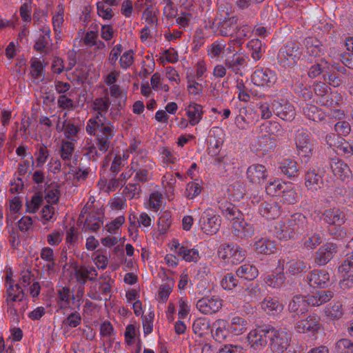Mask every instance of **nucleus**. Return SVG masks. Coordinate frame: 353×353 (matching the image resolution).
Returning a JSON list of instances; mask_svg holds the SVG:
<instances>
[{
	"instance_id": "9",
	"label": "nucleus",
	"mask_w": 353,
	"mask_h": 353,
	"mask_svg": "<svg viewBox=\"0 0 353 353\" xmlns=\"http://www.w3.org/2000/svg\"><path fill=\"white\" fill-rule=\"evenodd\" d=\"M271 326L259 327L251 330L247 339L250 347L254 351L263 349L268 344Z\"/></svg>"
},
{
	"instance_id": "42",
	"label": "nucleus",
	"mask_w": 353,
	"mask_h": 353,
	"mask_svg": "<svg viewBox=\"0 0 353 353\" xmlns=\"http://www.w3.org/2000/svg\"><path fill=\"white\" fill-rule=\"evenodd\" d=\"M228 325L227 321L223 319H218L214 322L215 331L213 336L216 341L221 343L227 338L229 334Z\"/></svg>"
},
{
	"instance_id": "16",
	"label": "nucleus",
	"mask_w": 353,
	"mask_h": 353,
	"mask_svg": "<svg viewBox=\"0 0 353 353\" xmlns=\"http://www.w3.org/2000/svg\"><path fill=\"white\" fill-rule=\"evenodd\" d=\"M268 176L265 166L259 163L252 164L246 171L248 181L254 185H261L266 181Z\"/></svg>"
},
{
	"instance_id": "36",
	"label": "nucleus",
	"mask_w": 353,
	"mask_h": 353,
	"mask_svg": "<svg viewBox=\"0 0 353 353\" xmlns=\"http://www.w3.org/2000/svg\"><path fill=\"white\" fill-rule=\"evenodd\" d=\"M26 299L23 290L18 285H10L7 287L6 302L7 305H10L14 302H18L21 299Z\"/></svg>"
},
{
	"instance_id": "8",
	"label": "nucleus",
	"mask_w": 353,
	"mask_h": 353,
	"mask_svg": "<svg viewBox=\"0 0 353 353\" xmlns=\"http://www.w3.org/2000/svg\"><path fill=\"white\" fill-rule=\"evenodd\" d=\"M294 141L298 154L306 158L307 161L312 154L313 143L311 139V134L305 129H299L296 132Z\"/></svg>"
},
{
	"instance_id": "37",
	"label": "nucleus",
	"mask_w": 353,
	"mask_h": 353,
	"mask_svg": "<svg viewBox=\"0 0 353 353\" xmlns=\"http://www.w3.org/2000/svg\"><path fill=\"white\" fill-rule=\"evenodd\" d=\"M130 165L132 167V170L136 172L150 165H154V163L142 152H137L132 157Z\"/></svg>"
},
{
	"instance_id": "38",
	"label": "nucleus",
	"mask_w": 353,
	"mask_h": 353,
	"mask_svg": "<svg viewBox=\"0 0 353 353\" xmlns=\"http://www.w3.org/2000/svg\"><path fill=\"white\" fill-rule=\"evenodd\" d=\"M250 50L251 57L255 61H259L265 52V45L261 40L255 39L250 41L247 44Z\"/></svg>"
},
{
	"instance_id": "27",
	"label": "nucleus",
	"mask_w": 353,
	"mask_h": 353,
	"mask_svg": "<svg viewBox=\"0 0 353 353\" xmlns=\"http://www.w3.org/2000/svg\"><path fill=\"white\" fill-rule=\"evenodd\" d=\"M176 183L175 176L170 172H167L161 177V188L164 194L169 201L174 199Z\"/></svg>"
},
{
	"instance_id": "22",
	"label": "nucleus",
	"mask_w": 353,
	"mask_h": 353,
	"mask_svg": "<svg viewBox=\"0 0 353 353\" xmlns=\"http://www.w3.org/2000/svg\"><path fill=\"white\" fill-rule=\"evenodd\" d=\"M213 28H216V32L218 35L223 37H230L236 33L238 28L237 18L232 17L223 21L219 22L217 25L213 24Z\"/></svg>"
},
{
	"instance_id": "59",
	"label": "nucleus",
	"mask_w": 353,
	"mask_h": 353,
	"mask_svg": "<svg viewBox=\"0 0 353 353\" xmlns=\"http://www.w3.org/2000/svg\"><path fill=\"white\" fill-rule=\"evenodd\" d=\"M103 224V221L101 217L95 214H89L85 219L84 228L86 230L97 232Z\"/></svg>"
},
{
	"instance_id": "1",
	"label": "nucleus",
	"mask_w": 353,
	"mask_h": 353,
	"mask_svg": "<svg viewBox=\"0 0 353 353\" xmlns=\"http://www.w3.org/2000/svg\"><path fill=\"white\" fill-rule=\"evenodd\" d=\"M111 102L108 96L96 98L91 105L94 114L88 120L85 130L94 132L96 129H101L103 134L111 135L116 132L114 125L108 121H103L101 118L105 117L108 112Z\"/></svg>"
},
{
	"instance_id": "48",
	"label": "nucleus",
	"mask_w": 353,
	"mask_h": 353,
	"mask_svg": "<svg viewBox=\"0 0 353 353\" xmlns=\"http://www.w3.org/2000/svg\"><path fill=\"white\" fill-rule=\"evenodd\" d=\"M192 330L194 334L202 336L210 332V322L205 318H198L192 325Z\"/></svg>"
},
{
	"instance_id": "15",
	"label": "nucleus",
	"mask_w": 353,
	"mask_h": 353,
	"mask_svg": "<svg viewBox=\"0 0 353 353\" xmlns=\"http://www.w3.org/2000/svg\"><path fill=\"white\" fill-rule=\"evenodd\" d=\"M276 145L275 138L269 135L262 134L252 143L251 150L259 155H265L272 152Z\"/></svg>"
},
{
	"instance_id": "34",
	"label": "nucleus",
	"mask_w": 353,
	"mask_h": 353,
	"mask_svg": "<svg viewBox=\"0 0 353 353\" xmlns=\"http://www.w3.org/2000/svg\"><path fill=\"white\" fill-rule=\"evenodd\" d=\"M254 246L256 252L264 254H271L276 250L275 242L266 237H261L256 240Z\"/></svg>"
},
{
	"instance_id": "26",
	"label": "nucleus",
	"mask_w": 353,
	"mask_h": 353,
	"mask_svg": "<svg viewBox=\"0 0 353 353\" xmlns=\"http://www.w3.org/2000/svg\"><path fill=\"white\" fill-rule=\"evenodd\" d=\"M279 264L282 270L285 269V273L289 275H295L303 272L307 269V266L303 260L294 259L288 261L285 264V261H279Z\"/></svg>"
},
{
	"instance_id": "20",
	"label": "nucleus",
	"mask_w": 353,
	"mask_h": 353,
	"mask_svg": "<svg viewBox=\"0 0 353 353\" xmlns=\"http://www.w3.org/2000/svg\"><path fill=\"white\" fill-rule=\"evenodd\" d=\"M330 168L334 176L342 181H348L352 177L350 167L341 159H332L330 162Z\"/></svg>"
},
{
	"instance_id": "33",
	"label": "nucleus",
	"mask_w": 353,
	"mask_h": 353,
	"mask_svg": "<svg viewBox=\"0 0 353 353\" xmlns=\"http://www.w3.org/2000/svg\"><path fill=\"white\" fill-rule=\"evenodd\" d=\"M306 297L308 306L315 307L329 301L333 297V293L331 291H321Z\"/></svg>"
},
{
	"instance_id": "50",
	"label": "nucleus",
	"mask_w": 353,
	"mask_h": 353,
	"mask_svg": "<svg viewBox=\"0 0 353 353\" xmlns=\"http://www.w3.org/2000/svg\"><path fill=\"white\" fill-rule=\"evenodd\" d=\"M109 93L112 98L119 99L117 106L118 108H122L127 99L126 92L121 89L119 85L116 84L109 86Z\"/></svg>"
},
{
	"instance_id": "23",
	"label": "nucleus",
	"mask_w": 353,
	"mask_h": 353,
	"mask_svg": "<svg viewBox=\"0 0 353 353\" xmlns=\"http://www.w3.org/2000/svg\"><path fill=\"white\" fill-rule=\"evenodd\" d=\"M307 279L312 288H325L330 281V275L326 270H314L308 274Z\"/></svg>"
},
{
	"instance_id": "10",
	"label": "nucleus",
	"mask_w": 353,
	"mask_h": 353,
	"mask_svg": "<svg viewBox=\"0 0 353 353\" xmlns=\"http://www.w3.org/2000/svg\"><path fill=\"white\" fill-rule=\"evenodd\" d=\"M315 101L316 103L326 107H334L337 104L336 94L331 92L325 83L318 82L314 84Z\"/></svg>"
},
{
	"instance_id": "51",
	"label": "nucleus",
	"mask_w": 353,
	"mask_h": 353,
	"mask_svg": "<svg viewBox=\"0 0 353 353\" xmlns=\"http://www.w3.org/2000/svg\"><path fill=\"white\" fill-rule=\"evenodd\" d=\"M262 296L261 288L257 285L250 284L244 290L243 298L248 302L258 301Z\"/></svg>"
},
{
	"instance_id": "32",
	"label": "nucleus",
	"mask_w": 353,
	"mask_h": 353,
	"mask_svg": "<svg viewBox=\"0 0 353 353\" xmlns=\"http://www.w3.org/2000/svg\"><path fill=\"white\" fill-rule=\"evenodd\" d=\"M219 209L221 211L222 214L231 222H234L236 220L241 219L243 217L242 212L232 203L225 201L222 202L219 205Z\"/></svg>"
},
{
	"instance_id": "63",
	"label": "nucleus",
	"mask_w": 353,
	"mask_h": 353,
	"mask_svg": "<svg viewBox=\"0 0 353 353\" xmlns=\"http://www.w3.org/2000/svg\"><path fill=\"white\" fill-rule=\"evenodd\" d=\"M285 281L283 272H279L276 274H270L265 279V283L273 288H279L283 285Z\"/></svg>"
},
{
	"instance_id": "44",
	"label": "nucleus",
	"mask_w": 353,
	"mask_h": 353,
	"mask_svg": "<svg viewBox=\"0 0 353 353\" xmlns=\"http://www.w3.org/2000/svg\"><path fill=\"white\" fill-rule=\"evenodd\" d=\"M324 312L330 320L339 319L343 314L342 303L339 301L330 303L325 307Z\"/></svg>"
},
{
	"instance_id": "45",
	"label": "nucleus",
	"mask_w": 353,
	"mask_h": 353,
	"mask_svg": "<svg viewBox=\"0 0 353 353\" xmlns=\"http://www.w3.org/2000/svg\"><path fill=\"white\" fill-rule=\"evenodd\" d=\"M245 63V59L244 57L233 54V56L225 60L224 64L228 69L232 70L235 74H239Z\"/></svg>"
},
{
	"instance_id": "43",
	"label": "nucleus",
	"mask_w": 353,
	"mask_h": 353,
	"mask_svg": "<svg viewBox=\"0 0 353 353\" xmlns=\"http://www.w3.org/2000/svg\"><path fill=\"white\" fill-rule=\"evenodd\" d=\"M261 132H264L270 137H282L284 134V130L282 126L276 121H269L264 123L260 125Z\"/></svg>"
},
{
	"instance_id": "17",
	"label": "nucleus",
	"mask_w": 353,
	"mask_h": 353,
	"mask_svg": "<svg viewBox=\"0 0 353 353\" xmlns=\"http://www.w3.org/2000/svg\"><path fill=\"white\" fill-rule=\"evenodd\" d=\"M231 232L235 237L244 239L252 237L254 234V229L252 225L245 221L242 217L232 223Z\"/></svg>"
},
{
	"instance_id": "30",
	"label": "nucleus",
	"mask_w": 353,
	"mask_h": 353,
	"mask_svg": "<svg viewBox=\"0 0 353 353\" xmlns=\"http://www.w3.org/2000/svg\"><path fill=\"white\" fill-rule=\"evenodd\" d=\"M260 305L261 309L268 314L274 315L279 314L283 309V305L279 299L272 296L265 297L260 303Z\"/></svg>"
},
{
	"instance_id": "54",
	"label": "nucleus",
	"mask_w": 353,
	"mask_h": 353,
	"mask_svg": "<svg viewBox=\"0 0 353 353\" xmlns=\"http://www.w3.org/2000/svg\"><path fill=\"white\" fill-rule=\"evenodd\" d=\"M8 312L13 316H19L23 314L28 307V301L26 299L14 302L10 305H7Z\"/></svg>"
},
{
	"instance_id": "7",
	"label": "nucleus",
	"mask_w": 353,
	"mask_h": 353,
	"mask_svg": "<svg viewBox=\"0 0 353 353\" xmlns=\"http://www.w3.org/2000/svg\"><path fill=\"white\" fill-rule=\"evenodd\" d=\"M201 230L208 235L216 234L221 226L220 216L212 208L206 209L199 221Z\"/></svg>"
},
{
	"instance_id": "19",
	"label": "nucleus",
	"mask_w": 353,
	"mask_h": 353,
	"mask_svg": "<svg viewBox=\"0 0 353 353\" xmlns=\"http://www.w3.org/2000/svg\"><path fill=\"white\" fill-rule=\"evenodd\" d=\"M259 212L267 219H274L281 215V206L272 199L262 201L259 206Z\"/></svg>"
},
{
	"instance_id": "52",
	"label": "nucleus",
	"mask_w": 353,
	"mask_h": 353,
	"mask_svg": "<svg viewBox=\"0 0 353 353\" xmlns=\"http://www.w3.org/2000/svg\"><path fill=\"white\" fill-rule=\"evenodd\" d=\"M50 30L49 28H44L42 29V34L39 36L34 44V49L42 52L50 45Z\"/></svg>"
},
{
	"instance_id": "46",
	"label": "nucleus",
	"mask_w": 353,
	"mask_h": 353,
	"mask_svg": "<svg viewBox=\"0 0 353 353\" xmlns=\"http://www.w3.org/2000/svg\"><path fill=\"white\" fill-rule=\"evenodd\" d=\"M177 256L186 262H197L200 259L199 252L197 249L190 248L187 246L180 248L177 250Z\"/></svg>"
},
{
	"instance_id": "64",
	"label": "nucleus",
	"mask_w": 353,
	"mask_h": 353,
	"mask_svg": "<svg viewBox=\"0 0 353 353\" xmlns=\"http://www.w3.org/2000/svg\"><path fill=\"white\" fill-rule=\"evenodd\" d=\"M338 353H352L353 352V343L348 339H341L335 344Z\"/></svg>"
},
{
	"instance_id": "24",
	"label": "nucleus",
	"mask_w": 353,
	"mask_h": 353,
	"mask_svg": "<svg viewBox=\"0 0 353 353\" xmlns=\"http://www.w3.org/2000/svg\"><path fill=\"white\" fill-rule=\"evenodd\" d=\"M322 219L331 227L344 224L346 220L345 213L335 207L325 210L322 214Z\"/></svg>"
},
{
	"instance_id": "29",
	"label": "nucleus",
	"mask_w": 353,
	"mask_h": 353,
	"mask_svg": "<svg viewBox=\"0 0 353 353\" xmlns=\"http://www.w3.org/2000/svg\"><path fill=\"white\" fill-rule=\"evenodd\" d=\"M305 185L308 190L316 191L323 185L322 175L315 169H310L305 174Z\"/></svg>"
},
{
	"instance_id": "60",
	"label": "nucleus",
	"mask_w": 353,
	"mask_h": 353,
	"mask_svg": "<svg viewBox=\"0 0 353 353\" xmlns=\"http://www.w3.org/2000/svg\"><path fill=\"white\" fill-rule=\"evenodd\" d=\"M303 112L310 120L314 121H319L323 119L322 112L314 105L306 104L303 108Z\"/></svg>"
},
{
	"instance_id": "35",
	"label": "nucleus",
	"mask_w": 353,
	"mask_h": 353,
	"mask_svg": "<svg viewBox=\"0 0 353 353\" xmlns=\"http://www.w3.org/2000/svg\"><path fill=\"white\" fill-rule=\"evenodd\" d=\"M225 54V41L222 39L214 41L207 48L208 56L215 61H219L223 57Z\"/></svg>"
},
{
	"instance_id": "4",
	"label": "nucleus",
	"mask_w": 353,
	"mask_h": 353,
	"mask_svg": "<svg viewBox=\"0 0 353 353\" xmlns=\"http://www.w3.org/2000/svg\"><path fill=\"white\" fill-rule=\"evenodd\" d=\"M270 347L273 353H284L290 346L291 334L285 328L271 327L269 336Z\"/></svg>"
},
{
	"instance_id": "31",
	"label": "nucleus",
	"mask_w": 353,
	"mask_h": 353,
	"mask_svg": "<svg viewBox=\"0 0 353 353\" xmlns=\"http://www.w3.org/2000/svg\"><path fill=\"white\" fill-rule=\"evenodd\" d=\"M303 44L305 47L306 53L309 56L320 57L324 54V48L321 41L313 37L305 39Z\"/></svg>"
},
{
	"instance_id": "47",
	"label": "nucleus",
	"mask_w": 353,
	"mask_h": 353,
	"mask_svg": "<svg viewBox=\"0 0 353 353\" xmlns=\"http://www.w3.org/2000/svg\"><path fill=\"white\" fill-rule=\"evenodd\" d=\"M236 275L246 280L254 279L259 274L257 268L250 264H243L236 270Z\"/></svg>"
},
{
	"instance_id": "11",
	"label": "nucleus",
	"mask_w": 353,
	"mask_h": 353,
	"mask_svg": "<svg viewBox=\"0 0 353 353\" xmlns=\"http://www.w3.org/2000/svg\"><path fill=\"white\" fill-rule=\"evenodd\" d=\"M321 327L320 317L316 314H311L304 319L296 321L294 325V330L300 334L317 333Z\"/></svg>"
},
{
	"instance_id": "62",
	"label": "nucleus",
	"mask_w": 353,
	"mask_h": 353,
	"mask_svg": "<svg viewBox=\"0 0 353 353\" xmlns=\"http://www.w3.org/2000/svg\"><path fill=\"white\" fill-rule=\"evenodd\" d=\"M336 148L338 152L347 157L353 155V141H347L344 139L338 138Z\"/></svg>"
},
{
	"instance_id": "57",
	"label": "nucleus",
	"mask_w": 353,
	"mask_h": 353,
	"mask_svg": "<svg viewBox=\"0 0 353 353\" xmlns=\"http://www.w3.org/2000/svg\"><path fill=\"white\" fill-rule=\"evenodd\" d=\"M74 151V143L72 141H64L61 142L59 154L64 161H70Z\"/></svg>"
},
{
	"instance_id": "6",
	"label": "nucleus",
	"mask_w": 353,
	"mask_h": 353,
	"mask_svg": "<svg viewBox=\"0 0 353 353\" xmlns=\"http://www.w3.org/2000/svg\"><path fill=\"white\" fill-rule=\"evenodd\" d=\"M218 255L224 263L235 265L243 261L245 256V251L239 245L234 243L222 245L219 251Z\"/></svg>"
},
{
	"instance_id": "3",
	"label": "nucleus",
	"mask_w": 353,
	"mask_h": 353,
	"mask_svg": "<svg viewBox=\"0 0 353 353\" xmlns=\"http://www.w3.org/2000/svg\"><path fill=\"white\" fill-rule=\"evenodd\" d=\"M86 132L95 137V143H90L85 148L86 155L91 159L96 160L97 158L105 154L111 145V141L115 135L112 132L111 135L103 134L101 129H96L94 132L86 131Z\"/></svg>"
},
{
	"instance_id": "25",
	"label": "nucleus",
	"mask_w": 353,
	"mask_h": 353,
	"mask_svg": "<svg viewBox=\"0 0 353 353\" xmlns=\"http://www.w3.org/2000/svg\"><path fill=\"white\" fill-rule=\"evenodd\" d=\"M185 111L191 126L199 124L204 113L203 106L196 103H190L185 108Z\"/></svg>"
},
{
	"instance_id": "12",
	"label": "nucleus",
	"mask_w": 353,
	"mask_h": 353,
	"mask_svg": "<svg viewBox=\"0 0 353 353\" xmlns=\"http://www.w3.org/2000/svg\"><path fill=\"white\" fill-rule=\"evenodd\" d=\"M274 114L284 121H292L295 117L294 106L283 98H275L272 100Z\"/></svg>"
},
{
	"instance_id": "14",
	"label": "nucleus",
	"mask_w": 353,
	"mask_h": 353,
	"mask_svg": "<svg viewBox=\"0 0 353 353\" xmlns=\"http://www.w3.org/2000/svg\"><path fill=\"white\" fill-rule=\"evenodd\" d=\"M277 80L274 71L268 68H258L252 75V81L260 87H272Z\"/></svg>"
},
{
	"instance_id": "56",
	"label": "nucleus",
	"mask_w": 353,
	"mask_h": 353,
	"mask_svg": "<svg viewBox=\"0 0 353 353\" xmlns=\"http://www.w3.org/2000/svg\"><path fill=\"white\" fill-rule=\"evenodd\" d=\"M256 108H258L261 118L262 119H270L274 113L272 106V100L270 101H268L267 100H261L256 104Z\"/></svg>"
},
{
	"instance_id": "18",
	"label": "nucleus",
	"mask_w": 353,
	"mask_h": 353,
	"mask_svg": "<svg viewBox=\"0 0 353 353\" xmlns=\"http://www.w3.org/2000/svg\"><path fill=\"white\" fill-rule=\"evenodd\" d=\"M74 276L79 283L84 285L87 280L95 281L98 276V272L93 266H76L74 270Z\"/></svg>"
},
{
	"instance_id": "53",
	"label": "nucleus",
	"mask_w": 353,
	"mask_h": 353,
	"mask_svg": "<svg viewBox=\"0 0 353 353\" xmlns=\"http://www.w3.org/2000/svg\"><path fill=\"white\" fill-rule=\"evenodd\" d=\"M248 328V323L245 319L234 316L232 318L230 323L232 332L235 335H240L245 332Z\"/></svg>"
},
{
	"instance_id": "28",
	"label": "nucleus",
	"mask_w": 353,
	"mask_h": 353,
	"mask_svg": "<svg viewBox=\"0 0 353 353\" xmlns=\"http://www.w3.org/2000/svg\"><path fill=\"white\" fill-rule=\"evenodd\" d=\"M75 296L68 287H60L57 291V303L60 310L70 307L71 301L74 303Z\"/></svg>"
},
{
	"instance_id": "2",
	"label": "nucleus",
	"mask_w": 353,
	"mask_h": 353,
	"mask_svg": "<svg viewBox=\"0 0 353 353\" xmlns=\"http://www.w3.org/2000/svg\"><path fill=\"white\" fill-rule=\"evenodd\" d=\"M307 223V219L305 215L301 213H294L276 223L274 233L281 240L293 239L305 230Z\"/></svg>"
},
{
	"instance_id": "5",
	"label": "nucleus",
	"mask_w": 353,
	"mask_h": 353,
	"mask_svg": "<svg viewBox=\"0 0 353 353\" xmlns=\"http://www.w3.org/2000/svg\"><path fill=\"white\" fill-rule=\"evenodd\" d=\"M301 54L302 51L296 43L288 42L278 52V63L284 68L291 67L297 63Z\"/></svg>"
},
{
	"instance_id": "13",
	"label": "nucleus",
	"mask_w": 353,
	"mask_h": 353,
	"mask_svg": "<svg viewBox=\"0 0 353 353\" xmlns=\"http://www.w3.org/2000/svg\"><path fill=\"white\" fill-rule=\"evenodd\" d=\"M223 306L222 300L217 296H204L196 301V307L203 314L212 315Z\"/></svg>"
},
{
	"instance_id": "55",
	"label": "nucleus",
	"mask_w": 353,
	"mask_h": 353,
	"mask_svg": "<svg viewBox=\"0 0 353 353\" xmlns=\"http://www.w3.org/2000/svg\"><path fill=\"white\" fill-rule=\"evenodd\" d=\"M159 153L162 162L167 165L174 164L179 160L177 153L166 147L160 148Z\"/></svg>"
},
{
	"instance_id": "49",
	"label": "nucleus",
	"mask_w": 353,
	"mask_h": 353,
	"mask_svg": "<svg viewBox=\"0 0 353 353\" xmlns=\"http://www.w3.org/2000/svg\"><path fill=\"white\" fill-rule=\"evenodd\" d=\"M299 200V196L292 184L288 183L287 188L282 192L281 201L288 205L295 204Z\"/></svg>"
},
{
	"instance_id": "61",
	"label": "nucleus",
	"mask_w": 353,
	"mask_h": 353,
	"mask_svg": "<svg viewBox=\"0 0 353 353\" xmlns=\"http://www.w3.org/2000/svg\"><path fill=\"white\" fill-rule=\"evenodd\" d=\"M288 184L280 180H275L268 183L265 190L268 194L274 196L282 193L283 190L287 188Z\"/></svg>"
},
{
	"instance_id": "58",
	"label": "nucleus",
	"mask_w": 353,
	"mask_h": 353,
	"mask_svg": "<svg viewBox=\"0 0 353 353\" xmlns=\"http://www.w3.org/2000/svg\"><path fill=\"white\" fill-rule=\"evenodd\" d=\"M141 192V188L138 183H129L123 191L124 196L129 199L139 198Z\"/></svg>"
},
{
	"instance_id": "40",
	"label": "nucleus",
	"mask_w": 353,
	"mask_h": 353,
	"mask_svg": "<svg viewBox=\"0 0 353 353\" xmlns=\"http://www.w3.org/2000/svg\"><path fill=\"white\" fill-rule=\"evenodd\" d=\"M307 297L303 296H295L288 305V309L292 312L303 314L307 310L308 304Z\"/></svg>"
},
{
	"instance_id": "39",
	"label": "nucleus",
	"mask_w": 353,
	"mask_h": 353,
	"mask_svg": "<svg viewBox=\"0 0 353 353\" xmlns=\"http://www.w3.org/2000/svg\"><path fill=\"white\" fill-rule=\"evenodd\" d=\"M254 114L252 110H248L245 108L241 111V114L235 118V124L239 129L245 130L254 123V120L250 116Z\"/></svg>"
},
{
	"instance_id": "41",
	"label": "nucleus",
	"mask_w": 353,
	"mask_h": 353,
	"mask_svg": "<svg viewBox=\"0 0 353 353\" xmlns=\"http://www.w3.org/2000/svg\"><path fill=\"white\" fill-rule=\"evenodd\" d=\"M279 168L288 178L296 177L299 171L297 163L294 160L290 159L283 160L280 163Z\"/></svg>"
},
{
	"instance_id": "21",
	"label": "nucleus",
	"mask_w": 353,
	"mask_h": 353,
	"mask_svg": "<svg viewBox=\"0 0 353 353\" xmlns=\"http://www.w3.org/2000/svg\"><path fill=\"white\" fill-rule=\"evenodd\" d=\"M336 252V245L327 243L319 248L315 253L314 261L318 265H326Z\"/></svg>"
}]
</instances>
